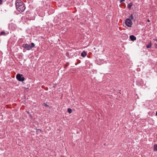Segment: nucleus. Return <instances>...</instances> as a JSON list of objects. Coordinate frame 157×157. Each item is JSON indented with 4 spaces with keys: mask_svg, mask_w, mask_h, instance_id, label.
<instances>
[{
    "mask_svg": "<svg viewBox=\"0 0 157 157\" xmlns=\"http://www.w3.org/2000/svg\"><path fill=\"white\" fill-rule=\"evenodd\" d=\"M130 38L132 41H134L136 40V37L133 35L130 36Z\"/></svg>",
    "mask_w": 157,
    "mask_h": 157,
    "instance_id": "6",
    "label": "nucleus"
},
{
    "mask_svg": "<svg viewBox=\"0 0 157 157\" xmlns=\"http://www.w3.org/2000/svg\"><path fill=\"white\" fill-rule=\"evenodd\" d=\"M125 0H120V2H122L123 1H124Z\"/></svg>",
    "mask_w": 157,
    "mask_h": 157,
    "instance_id": "16",
    "label": "nucleus"
},
{
    "mask_svg": "<svg viewBox=\"0 0 157 157\" xmlns=\"http://www.w3.org/2000/svg\"><path fill=\"white\" fill-rule=\"evenodd\" d=\"M147 21L148 22H150V21L149 19H148Z\"/></svg>",
    "mask_w": 157,
    "mask_h": 157,
    "instance_id": "18",
    "label": "nucleus"
},
{
    "mask_svg": "<svg viewBox=\"0 0 157 157\" xmlns=\"http://www.w3.org/2000/svg\"><path fill=\"white\" fill-rule=\"evenodd\" d=\"M38 130H40V131H41V130L40 129H38Z\"/></svg>",
    "mask_w": 157,
    "mask_h": 157,
    "instance_id": "20",
    "label": "nucleus"
},
{
    "mask_svg": "<svg viewBox=\"0 0 157 157\" xmlns=\"http://www.w3.org/2000/svg\"><path fill=\"white\" fill-rule=\"evenodd\" d=\"M132 5H133V4L131 2L129 3L127 6L128 8L129 9H131V7L132 6Z\"/></svg>",
    "mask_w": 157,
    "mask_h": 157,
    "instance_id": "9",
    "label": "nucleus"
},
{
    "mask_svg": "<svg viewBox=\"0 0 157 157\" xmlns=\"http://www.w3.org/2000/svg\"><path fill=\"white\" fill-rule=\"evenodd\" d=\"M35 46V44H34L33 43H32L31 45L27 44H23L22 45V47L26 49L27 50H29L34 47Z\"/></svg>",
    "mask_w": 157,
    "mask_h": 157,
    "instance_id": "1",
    "label": "nucleus"
},
{
    "mask_svg": "<svg viewBox=\"0 0 157 157\" xmlns=\"http://www.w3.org/2000/svg\"><path fill=\"white\" fill-rule=\"evenodd\" d=\"M142 84L141 82H140V83H138V84L139 85H140Z\"/></svg>",
    "mask_w": 157,
    "mask_h": 157,
    "instance_id": "17",
    "label": "nucleus"
},
{
    "mask_svg": "<svg viewBox=\"0 0 157 157\" xmlns=\"http://www.w3.org/2000/svg\"><path fill=\"white\" fill-rule=\"evenodd\" d=\"M25 5L23 4L16 9L19 12H23L25 10Z\"/></svg>",
    "mask_w": 157,
    "mask_h": 157,
    "instance_id": "3",
    "label": "nucleus"
},
{
    "mask_svg": "<svg viewBox=\"0 0 157 157\" xmlns=\"http://www.w3.org/2000/svg\"><path fill=\"white\" fill-rule=\"evenodd\" d=\"M43 105L44 106H48L45 103H44L43 104Z\"/></svg>",
    "mask_w": 157,
    "mask_h": 157,
    "instance_id": "14",
    "label": "nucleus"
},
{
    "mask_svg": "<svg viewBox=\"0 0 157 157\" xmlns=\"http://www.w3.org/2000/svg\"><path fill=\"white\" fill-rule=\"evenodd\" d=\"M151 46H152V44H151V41H150V43L147 45L146 46V47L147 48H151Z\"/></svg>",
    "mask_w": 157,
    "mask_h": 157,
    "instance_id": "10",
    "label": "nucleus"
},
{
    "mask_svg": "<svg viewBox=\"0 0 157 157\" xmlns=\"http://www.w3.org/2000/svg\"><path fill=\"white\" fill-rule=\"evenodd\" d=\"M154 148L155 151H157V145H154Z\"/></svg>",
    "mask_w": 157,
    "mask_h": 157,
    "instance_id": "13",
    "label": "nucleus"
},
{
    "mask_svg": "<svg viewBox=\"0 0 157 157\" xmlns=\"http://www.w3.org/2000/svg\"><path fill=\"white\" fill-rule=\"evenodd\" d=\"M155 115L156 116H157V111H156V113H155Z\"/></svg>",
    "mask_w": 157,
    "mask_h": 157,
    "instance_id": "19",
    "label": "nucleus"
},
{
    "mask_svg": "<svg viewBox=\"0 0 157 157\" xmlns=\"http://www.w3.org/2000/svg\"><path fill=\"white\" fill-rule=\"evenodd\" d=\"M2 0H0V4H2Z\"/></svg>",
    "mask_w": 157,
    "mask_h": 157,
    "instance_id": "15",
    "label": "nucleus"
},
{
    "mask_svg": "<svg viewBox=\"0 0 157 157\" xmlns=\"http://www.w3.org/2000/svg\"><path fill=\"white\" fill-rule=\"evenodd\" d=\"M129 18H130L131 20H132L133 19V17L132 14L130 15V17H129Z\"/></svg>",
    "mask_w": 157,
    "mask_h": 157,
    "instance_id": "12",
    "label": "nucleus"
},
{
    "mask_svg": "<svg viewBox=\"0 0 157 157\" xmlns=\"http://www.w3.org/2000/svg\"><path fill=\"white\" fill-rule=\"evenodd\" d=\"M126 25L128 27H131L132 23L130 18H127L125 21Z\"/></svg>",
    "mask_w": 157,
    "mask_h": 157,
    "instance_id": "4",
    "label": "nucleus"
},
{
    "mask_svg": "<svg viewBox=\"0 0 157 157\" xmlns=\"http://www.w3.org/2000/svg\"><path fill=\"white\" fill-rule=\"evenodd\" d=\"M23 3L21 0H17L15 2L16 9L23 4Z\"/></svg>",
    "mask_w": 157,
    "mask_h": 157,
    "instance_id": "5",
    "label": "nucleus"
},
{
    "mask_svg": "<svg viewBox=\"0 0 157 157\" xmlns=\"http://www.w3.org/2000/svg\"><path fill=\"white\" fill-rule=\"evenodd\" d=\"M8 34V33H6L4 31H2V32H1L0 33V36H6Z\"/></svg>",
    "mask_w": 157,
    "mask_h": 157,
    "instance_id": "7",
    "label": "nucleus"
},
{
    "mask_svg": "<svg viewBox=\"0 0 157 157\" xmlns=\"http://www.w3.org/2000/svg\"><path fill=\"white\" fill-rule=\"evenodd\" d=\"M87 55L86 52L85 51H83L81 53V56L83 57H85Z\"/></svg>",
    "mask_w": 157,
    "mask_h": 157,
    "instance_id": "8",
    "label": "nucleus"
},
{
    "mask_svg": "<svg viewBox=\"0 0 157 157\" xmlns=\"http://www.w3.org/2000/svg\"><path fill=\"white\" fill-rule=\"evenodd\" d=\"M16 78L17 80L19 81H23L25 79V78L22 75L19 74L17 75Z\"/></svg>",
    "mask_w": 157,
    "mask_h": 157,
    "instance_id": "2",
    "label": "nucleus"
},
{
    "mask_svg": "<svg viewBox=\"0 0 157 157\" xmlns=\"http://www.w3.org/2000/svg\"><path fill=\"white\" fill-rule=\"evenodd\" d=\"M67 111L69 113H71L72 110L70 108H68L67 109Z\"/></svg>",
    "mask_w": 157,
    "mask_h": 157,
    "instance_id": "11",
    "label": "nucleus"
}]
</instances>
